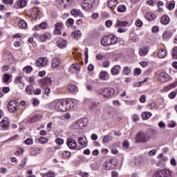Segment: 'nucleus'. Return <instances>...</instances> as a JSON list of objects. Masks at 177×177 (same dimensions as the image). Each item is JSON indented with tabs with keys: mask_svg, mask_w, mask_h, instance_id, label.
<instances>
[{
	"mask_svg": "<svg viewBox=\"0 0 177 177\" xmlns=\"http://www.w3.org/2000/svg\"><path fill=\"white\" fill-rule=\"evenodd\" d=\"M118 3V0H108L107 6L111 9H113V8H115V6H117Z\"/></svg>",
	"mask_w": 177,
	"mask_h": 177,
	"instance_id": "nucleus-31",
	"label": "nucleus"
},
{
	"mask_svg": "<svg viewBox=\"0 0 177 177\" xmlns=\"http://www.w3.org/2000/svg\"><path fill=\"white\" fill-rule=\"evenodd\" d=\"M165 56H167V50L165 49V46H163L158 52V57L164 59Z\"/></svg>",
	"mask_w": 177,
	"mask_h": 177,
	"instance_id": "nucleus-23",
	"label": "nucleus"
},
{
	"mask_svg": "<svg viewBox=\"0 0 177 177\" xmlns=\"http://www.w3.org/2000/svg\"><path fill=\"white\" fill-rule=\"evenodd\" d=\"M168 160V157L165 156L163 157L161 160H159V162L157 163L158 167H160L161 164H164V162H167Z\"/></svg>",
	"mask_w": 177,
	"mask_h": 177,
	"instance_id": "nucleus-50",
	"label": "nucleus"
},
{
	"mask_svg": "<svg viewBox=\"0 0 177 177\" xmlns=\"http://www.w3.org/2000/svg\"><path fill=\"white\" fill-rule=\"evenodd\" d=\"M9 80H10V75L5 73L4 77H3V82L6 84V82H9Z\"/></svg>",
	"mask_w": 177,
	"mask_h": 177,
	"instance_id": "nucleus-54",
	"label": "nucleus"
},
{
	"mask_svg": "<svg viewBox=\"0 0 177 177\" xmlns=\"http://www.w3.org/2000/svg\"><path fill=\"white\" fill-rule=\"evenodd\" d=\"M57 46H58V48H61L62 49L66 48V46H67V40L59 39L57 41Z\"/></svg>",
	"mask_w": 177,
	"mask_h": 177,
	"instance_id": "nucleus-26",
	"label": "nucleus"
},
{
	"mask_svg": "<svg viewBox=\"0 0 177 177\" xmlns=\"http://www.w3.org/2000/svg\"><path fill=\"white\" fill-rule=\"evenodd\" d=\"M68 147L71 150H80L79 147H77V142L73 138H69L66 141Z\"/></svg>",
	"mask_w": 177,
	"mask_h": 177,
	"instance_id": "nucleus-10",
	"label": "nucleus"
},
{
	"mask_svg": "<svg viewBox=\"0 0 177 177\" xmlns=\"http://www.w3.org/2000/svg\"><path fill=\"white\" fill-rule=\"evenodd\" d=\"M145 19L148 21H153L156 19V15L153 12H147L145 14Z\"/></svg>",
	"mask_w": 177,
	"mask_h": 177,
	"instance_id": "nucleus-30",
	"label": "nucleus"
},
{
	"mask_svg": "<svg viewBox=\"0 0 177 177\" xmlns=\"http://www.w3.org/2000/svg\"><path fill=\"white\" fill-rule=\"evenodd\" d=\"M152 177H172V171L167 169L156 170Z\"/></svg>",
	"mask_w": 177,
	"mask_h": 177,
	"instance_id": "nucleus-4",
	"label": "nucleus"
},
{
	"mask_svg": "<svg viewBox=\"0 0 177 177\" xmlns=\"http://www.w3.org/2000/svg\"><path fill=\"white\" fill-rule=\"evenodd\" d=\"M38 15H39V8L38 7H33L30 11V15L32 19H37Z\"/></svg>",
	"mask_w": 177,
	"mask_h": 177,
	"instance_id": "nucleus-25",
	"label": "nucleus"
},
{
	"mask_svg": "<svg viewBox=\"0 0 177 177\" xmlns=\"http://www.w3.org/2000/svg\"><path fill=\"white\" fill-rule=\"evenodd\" d=\"M147 134V139L149 140H150V139H151L152 138H156V135H158V131H157L156 130L154 129H150L149 131L146 132Z\"/></svg>",
	"mask_w": 177,
	"mask_h": 177,
	"instance_id": "nucleus-19",
	"label": "nucleus"
},
{
	"mask_svg": "<svg viewBox=\"0 0 177 177\" xmlns=\"http://www.w3.org/2000/svg\"><path fill=\"white\" fill-rule=\"evenodd\" d=\"M33 37L37 39L39 42H46L52 39V33L46 31L44 33L39 34L38 32L33 33Z\"/></svg>",
	"mask_w": 177,
	"mask_h": 177,
	"instance_id": "nucleus-3",
	"label": "nucleus"
},
{
	"mask_svg": "<svg viewBox=\"0 0 177 177\" xmlns=\"http://www.w3.org/2000/svg\"><path fill=\"white\" fill-rule=\"evenodd\" d=\"M24 145H26L27 146L34 145V140H32V138H28L24 141Z\"/></svg>",
	"mask_w": 177,
	"mask_h": 177,
	"instance_id": "nucleus-49",
	"label": "nucleus"
},
{
	"mask_svg": "<svg viewBox=\"0 0 177 177\" xmlns=\"http://www.w3.org/2000/svg\"><path fill=\"white\" fill-rule=\"evenodd\" d=\"M72 68L75 70V71H80L81 66H80L78 63H75L70 66L69 70H71Z\"/></svg>",
	"mask_w": 177,
	"mask_h": 177,
	"instance_id": "nucleus-36",
	"label": "nucleus"
},
{
	"mask_svg": "<svg viewBox=\"0 0 177 177\" xmlns=\"http://www.w3.org/2000/svg\"><path fill=\"white\" fill-rule=\"evenodd\" d=\"M39 142L41 143V145H46V143H48V142H49V139H48V138L41 136L39 138Z\"/></svg>",
	"mask_w": 177,
	"mask_h": 177,
	"instance_id": "nucleus-46",
	"label": "nucleus"
},
{
	"mask_svg": "<svg viewBox=\"0 0 177 177\" xmlns=\"http://www.w3.org/2000/svg\"><path fill=\"white\" fill-rule=\"evenodd\" d=\"M135 139L138 143H146V142H148L147 136L143 131H140L137 133Z\"/></svg>",
	"mask_w": 177,
	"mask_h": 177,
	"instance_id": "nucleus-6",
	"label": "nucleus"
},
{
	"mask_svg": "<svg viewBox=\"0 0 177 177\" xmlns=\"http://www.w3.org/2000/svg\"><path fill=\"white\" fill-rule=\"evenodd\" d=\"M171 34L169 31H166L162 35L163 39H168L169 38H171Z\"/></svg>",
	"mask_w": 177,
	"mask_h": 177,
	"instance_id": "nucleus-52",
	"label": "nucleus"
},
{
	"mask_svg": "<svg viewBox=\"0 0 177 177\" xmlns=\"http://www.w3.org/2000/svg\"><path fill=\"white\" fill-rule=\"evenodd\" d=\"M8 110L10 113H16L19 110V102L16 100H11L8 104Z\"/></svg>",
	"mask_w": 177,
	"mask_h": 177,
	"instance_id": "nucleus-7",
	"label": "nucleus"
},
{
	"mask_svg": "<svg viewBox=\"0 0 177 177\" xmlns=\"http://www.w3.org/2000/svg\"><path fill=\"white\" fill-rule=\"evenodd\" d=\"M41 92H42V91L40 90L39 88H37L36 89H34V90H33V93H34V95H41Z\"/></svg>",
	"mask_w": 177,
	"mask_h": 177,
	"instance_id": "nucleus-64",
	"label": "nucleus"
},
{
	"mask_svg": "<svg viewBox=\"0 0 177 177\" xmlns=\"http://www.w3.org/2000/svg\"><path fill=\"white\" fill-rule=\"evenodd\" d=\"M117 42H118V39L113 34L108 35L101 39L102 46H111V45H115Z\"/></svg>",
	"mask_w": 177,
	"mask_h": 177,
	"instance_id": "nucleus-2",
	"label": "nucleus"
},
{
	"mask_svg": "<svg viewBox=\"0 0 177 177\" xmlns=\"http://www.w3.org/2000/svg\"><path fill=\"white\" fill-rule=\"evenodd\" d=\"M43 177H55L56 174L52 171H48L47 173H44L42 175Z\"/></svg>",
	"mask_w": 177,
	"mask_h": 177,
	"instance_id": "nucleus-42",
	"label": "nucleus"
},
{
	"mask_svg": "<svg viewBox=\"0 0 177 177\" xmlns=\"http://www.w3.org/2000/svg\"><path fill=\"white\" fill-rule=\"evenodd\" d=\"M15 85H19V84H21L23 86H24V82H23V79L21 78V76H17L15 80Z\"/></svg>",
	"mask_w": 177,
	"mask_h": 177,
	"instance_id": "nucleus-39",
	"label": "nucleus"
},
{
	"mask_svg": "<svg viewBox=\"0 0 177 177\" xmlns=\"http://www.w3.org/2000/svg\"><path fill=\"white\" fill-rule=\"evenodd\" d=\"M66 24L68 27H71V26L74 24V19H73L72 18H68L66 20Z\"/></svg>",
	"mask_w": 177,
	"mask_h": 177,
	"instance_id": "nucleus-53",
	"label": "nucleus"
},
{
	"mask_svg": "<svg viewBox=\"0 0 177 177\" xmlns=\"http://www.w3.org/2000/svg\"><path fill=\"white\" fill-rule=\"evenodd\" d=\"M23 153H24V149L19 148V149L15 152V156L19 157V156H20V154H23Z\"/></svg>",
	"mask_w": 177,
	"mask_h": 177,
	"instance_id": "nucleus-56",
	"label": "nucleus"
},
{
	"mask_svg": "<svg viewBox=\"0 0 177 177\" xmlns=\"http://www.w3.org/2000/svg\"><path fill=\"white\" fill-rule=\"evenodd\" d=\"M67 89L69 92H75V91H77V86L74 84H69L67 86Z\"/></svg>",
	"mask_w": 177,
	"mask_h": 177,
	"instance_id": "nucleus-45",
	"label": "nucleus"
},
{
	"mask_svg": "<svg viewBox=\"0 0 177 177\" xmlns=\"http://www.w3.org/2000/svg\"><path fill=\"white\" fill-rule=\"evenodd\" d=\"M41 151H42V149L38 147H32L30 149V156H37V154H40Z\"/></svg>",
	"mask_w": 177,
	"mask_h": 177,
	"instance_id": "nucleus-27",
	"label": "nucleus"
},
{
	"mask_svg": "<svg viewBox=\"0 0 177 177\" xmlns=\"http://www.w3.org/2000/svg\"><path fill=\"white\" fill-rule=\"evenodd\" d=\"M46 63H48V59L46 57H40L36 61V66L37 67H45Z\"/></svg>",
	"mask_w": 177,
	"mask_h": 177,
	"instance_id": "nucleus-17",
	"label": "nucleus"
},
{
	"mask_svg": "<svg viewBox=\"0 0 177 177\" xmlns=\"http://www.w3.org/2000/svg\"><path fill=\"white\" fill-rule=\"evenodd\" d=\"M118 12L120 13H124V12H127V6L124 5H120L118 6Z\"/></svg>",
	"mask_w": 177,
	"mask_h": 177,
	"instance_id": "nucleus-44",
	"label": "nucleus"
},
{
	"mask_svg": "<svg viewBox=\"0 0 177 177\" xmlns=\"http://www.w3.org/2000/svg\"><path fill=\"white\" fill-rule=\"evenodd\" d=\"M40 85L49 86L52 85V80L50 77H44L39 81Z\"/></svg>",
	"mask_w": 177,
	"mask_h": 177,
	"instance_id": "nucleus-21",
	"label": "nucleus"
},
{
	"mask_svg": "<svg viewBox=\"0 0 177 177\" xmlns=\"http://www.w3.org/2000/svg\"><path fill=\"white\" fill-rule=\"evenodd\" d=\"M73 16H82V12L78 9H73L71 12Z\"/></svg>",
	"mask_w": 177,
	"mask_h": 177,
	"instance_id": "nucleus-41",
	"label": "nucleus"
},
{
	"mask_svg": "<svg viewBox=\"0 0 177 177\" xmlns=\"http://www.w3.org/2000/svg\"><path fill=\"white\" fill-rule=\"evenodd\" d=\"M121 71V66L115 65L111 69V73L112 75H118L120 74V71Z\"/></svg>",
	"mask_w": 177,
	"mask_h": 177,
	"instance_id": "nucleus-24",
	"label": "nucleus"
},
{
	"mask_svg": "<svg viewBox=\"0 0 177 177\" xmlns=\"http://www.w3.org/2000/svg\"><path fill=\"white\" fill-rule=\"evenodd\" d=\"M169 99H175V97H176V91H171L169 94Z\"/></svg>",
	"mask_w": 177,
	"mask_h": 177,
	"instance_id": "nucleus-61",
	"label": "nucleus"
},
{
	"mask_svg": "<svg viewBox=\"0 0 177 177\" xmlns=\"http://www.w3.org/2000/svg\"><path fill=\"white\" fill-rule=\"evenodd\" d=\"M128 26H129V22L127 21H121L120 19H117L115 24L116 28H118V27H128Z\"/></svg>",
	"mask_w": 177,
	"mask_h": 177,
	"instance_id": "nucleus-22",
	"label": "nucleus"
},
{
	"mask_svg": "<svg viewBox=\"0 0 177 177\" xmlns=\"http://www.w3.org/2000/svg\"><path fill=\"white\" fill-rule=\"evenodd\" d=\"M104 167L106 169L110 171L111 169H114L117 167V165L114 163V160L109 159L105 162Z\"/></svg>",
	"mask_w": 177,
	"mask_h": 177,
	"instance_id": "nucleus-11",
	"label": "nucleus"
},
{
	"mask_svg": "<svg viewBox=\"0 0 177 177\" xmlns=\"http://www.w3.org/2000/svg\"><path fill=\"white\" fill-rule=\"evenodd\" d=\"M149 53V47H143L139 50L140 56H146Z\"/></svg>",
	"mask_w": 177,
	"mask_h": 177,
	"instance_id": "nucleus-34",
	"label": "nucleus"
},
{
	"mask_svg": "<svg viewBox=\"0 0 177 177\" xmlns=\"http://www.w3.org/2000/svg\"><path fill=\"white\" fill-rule=\"evenodd\" d=\"M88 125V119L82 118L75 122L74 124L75 129H82L84 127Z\"/></svg>",
	"mask_w": 177,
	"mask_h": 177,
	"instance_id": "nucleus-8",
	"label": "nucleus"
},
{
	"mask_svg": "<svg viewBox=\"0 0 177 177\" xmlns=\"http://www.w3.org/2000/svg\"><path fill=\"white\" fill-rule=\"evenodd\" d=\"M112 140H113V137H111V136H105L103 138L104 143H109V142H111Z\"/></svg>",
	"mask_w": 177,
	"mask_h": 177,
	"instance_id": "nucleus-47",
	"label": "nucleus"
},
{
	"mask_svg": "<svg viewBox=\"0 0 177 177\" xmlns=\"http://www.w3.org/2000/svg\"><path fill=\"white\" fill-rule=\"evenodd\" d=\"M73 107H74V102H69L67 99H64V112L68 111V110H71Z\"/></svg>",
	"mask_w": 177,
	"mask_h": 177,
	"instance_id": "nucleus-15",
	"label": "nucleus"
},
{
	"mask_svg": "<svg viewBox=\"0 0 177 177\" xmlns=\"http://www.w3.org/2000/svg\"><path fill=\"white\" fill-rule=\"evenodd\" d=\"M122 74L124 75H129L131 74V68L129 66H124L122 70Z\"/></svg>",
	"mask_w": 177,
	"mask_h": 177,
	"instance_id": "nucleus-43",
	"label": "nucleus"
},
{
	"mask_svg": "<svg viewBox=\"0 0 177 177\" xmlns=\"http://www.w3.org/2000/svg\"><path fill=\"white\" fill-rule=\"evenodd\" d=\"M10 122H9V119L7 118H4L1 122H0V127L3 129V131H8L9 129V127Z\"/></svg>",
	"mask_w": 177,
	"mask_h": 177,
	"instance_id": "nucleus-13",
	"label": "nucleus"
},
{
	"mask_svg": "<svg viewBox=\"0 0 177 177\" xmlns=\"http://www.w3.org/2000/svg\"><path fill=\"white\" fill-rule=\"evenodd\" d=\"M33 89L32 85L30 84L26 87L25 91L27 95H32Z\"/></svg>",
	"mask_w": 177,
	"mask_h": 177,
	"instance_id": "nucleus-37",
	"label": "nucleus"
},
{
	"mask_svg": "<svg viewBox=\"0 0 177 177\" xmlns=\"http://www.w3.org/2000/svg\"><path fill=\"white\" fill-rule=\"evenodd\" d=\"M81 35H82V33H81V30H75L72 32L71 37L75 39H80L81 38Z\"/></svg>",
	"mask_w": 177,
	"mask_h": 177,
	"instance_id": "nucleus-29",
	"label": "nucleus"
},
{
	"mask_svg": "<svg viewBox=\"0 0 177 177\" xmlns=\"http://www.w3.org/2000/svg\"><path fill=\"white\" fill-rule=\"evenodd\" d=\"M95 0H84L82 3V8L84 10H91L93 8Z\"/></svg>",
	"mask_w": 177,
	"mask_h": 177,
	"instance_id": "nucleus-9",
	"label": "nucleus"
},
{
	"mask_svg": "<svg viewBox=\"0 0 177 177\" xmlns=\"http://www.w3.org/2000/svg\"><path fill=\"white\" fill-rule=\"evenodd\" d=\"M135 24L136 27L140 28L143 26V21H142L141 20H137Z\"/></svg>",
	"mask_w": 177,
	"mask_h": 177,
	"instance_id": "nucleus-63",
	"label": "nucleus"
},
{
	"mask_svg": "<svg viewBox=\"0 0 177 177\" xmlns=\"http://www.w3.org/2000/svg\"><path fill=\"white\" fill-rule=\"evenodd\" d=\"M24 71H26V74H28L32 71V67L31 66H26L24 68Z\"/></svg>",
	"mask_w": 177,
	"mask_h": 177,
	"instance_id": "nucleus-58",
	"label": "nucleus"
},
{
	"mask_svg": "<svg viewBox=\"0 0 177 177\" xmlns=\"http://www.w3.org/2000/svg\"><path fill=\"white\" fill-rule=\"evenodd\" d=\"M27 22L24 19H19L18 21V27L21 30H26L27 28Z\"/></svg>",
	"mask_w": 177,
	"mask_h": 177,
	"instance_id": "nucleus-28",
	"label": "nucleus"
},
{
	"mask_svg": "<svg viewBox=\"0 0 177 177\" xmlns=\"http://www.w3.org/2000/svg\"><path fill=\"white\" fill-rule=\"evenodd\" d=\"M78 143L83 147H86L88 146V142H86L85 140H84V138L80 137L78 138Z\"/></svg>",
	"mask_w": 177,
	"mask_h": 177,
	"instance_id": "nucleus-40",
	"label": "nucleus"
},
{
	"mask_svg": "<svg viewBox=\"0 0 177 177\" xmlns=\"http://www.w3.org/2000/svg\"><path fill=\"white\" fill-rule=\"evenodd\" d=\"M17 6L21 9L24 6H27V1L26 0H19L17 1Z\"/></svg>",
	"mask_w": 177,
	"mask_h": 177,
	"instance_id": "nucleus-38",
	"label": "nucleus"
},
{
	"mask_svg": "<svg viewBox=\"0 0 177 177\" xmlns=\"http://www.w3.org/2000/svg\"><path fill=\"white\" fill-rule=\"evenodd\" d=\"M51 64L54 68H56V67H59V66H60V59L55 57L54 59H53Z\"/></svg>",
	"mask_w": 177,
	"mask_h": 177,
	"instance_id": "nucleus-32",
	"label": "nucleus"
},
{
	"mask_svg": "<svg viewBox=\"0 0 177 177\" xmlns=\"http://www.w3.org/2000/svg\"><path fill=\"white\" fill-rule=\"evenodd\" d=\"M63 28V23L57 22L55 24V34L62 35V29Z\"/></svg>",
	"mask_w": 177,
	"mask_h": 177,
	"instance_id": "nucleus-20",
	"label": "nucleus"
},
{
	"mask_svg": "<svg viewBox=\"0 0 177 177\" xmlns=\"http://www.w3.org/2000/svg\"><path fill=\"white\" fill-rule=\"evenodd\" d=\"M71 1L72 0H57L56 3L57 5H59L61 8L66 9L67 6H69V5L71 4Z\"/></svg>",
	"mask_w": 177,
	"mask_h": 177,
	"instance_id": "nucleus-16",
	"label": "nucleus"
},
{
	"mask_svg": "<svg viewBox=\"0 0 177 177\" xmlns=\"http://www.w3.org/2000/svg\"><path fill=\"white\" fill-rule=\"evenodd\" d=\"M32 105L35 106H39V100L37 98H33L32 99Z\"/></svg>",
	"mask_w": 177,
	"mask_h": 177,
	"instance_id": "nucleus-62",
	"label": "nucleus"
},
{
	"mask_svg": "<svg viewBox=\"0 0 177 177\" xmlns=\"http://www.w3.org/2000/svg\"><path fill=\"white\" fill-rule=\"evenodd\" d=\"M52 106L57 111L64 112V99H57L52 102Z\"/></svg>",
	"mask_w": 177,
	"mask_h": 177,
	"instance_id": "nucleus-5",
	"label": "nucleus"
},
{
	"mask_svg": "<svg viewBox=\"0 0 177 177\" xmlns=\"http://www.w3.org/2000/svg\"><path fill=\"white\" fill-rule=\"evenodd\" d=\"M160 23L167 26L169 23V17L168 15H163L160 19Z\"/></svg>",
	"mask_w": 177,
	"mask_h": 177,
	"instance_id": "nucleus-33",
	"label": "nucleus"
},
{
	"mask_svg": "<svg viewBox=\"0 0 177 177\" xmlns=\"http://www.w3.org/2000/svg\"><path fill=\"white\" fill-rule=\"evenodd\" d=\"M171 55L174 59H177V46H174L171 51Z\"/></svg>",
	"mask_w": 177,
	"mask_h": 177,
	"instance_id": "nucleus-51",
	"label": "nucleus"
},
{
	"mask_svg": "<svg viewBox=\"0 0 177 177\" xmlns=\"http://www.w3.org/2000/svg\"><path fill=\"white\" fill-rule=\"evenodd\" d=\"M168 9L169 10H174V9H175V1H172L171 3H169Z\"/></svg>",
	"mask_w": 177,
	"mask_h": 177,
	"instance_id": "nucleus-57",
	"label": "nucleus"
},
{
	"mask_svg": "<svg viewBox=\"0 0 177 177\" xmlns=\"http://www.w3.org/2000/svg\"><path fill=\"white\" fill-rule=\"evenodd\" d=\"M48 28V23L43 21L39 25H36L33 27L32 31H39L40 30H46Z\"/></svg>",
	"mask_w": 177,
	"mask_h": 177,
	"instance_id": "nucleus-12",
	"label": "nucleus"
},
{
	"mask_svg": "<svg viewBox=\"0 0 177 177\" xmlns=\"http://www.w3.org/2000/svg\"><path fill=\"white\" fill-rule=\"evenodd\" d=\"M62 157L63 158H68L71 157V152L68 151H64L62 152Z\"/></svg>",
	"mask_w": 177,
	"mask_h": 177,
	"instance_id": "nucleus-48",
	"label": "nucleus"
},
{
	"mask_svg": "<svg viewBox=\"0 0 177 177\" xmlns=\"http://www.w3.org/2000/svg\"><path fill=\"white\" fill-rule=\"evenodd\" d=\"M42 117H43L42 115H39V114L35 115L32 117V121H35V122L40 121Z\"/></svg>",
	"mask_w": 177,
	"mask_h": 177,
	"instance_id": "nucleus-55",
	"label": "nucleus"
},
{
	"mask_svg": "<svg viewBox=\"0 0 177 177\" xmlns=\"http://www.w3.org/2000/svg\"><path fill=\"white\" fill-rule=\"evenodd\" d=\"M99 78L101 81H109L110 74H109L106 71H102L99 74Z\"/></svg>",
	"mask_w": 177,
	"mask_h": 177,
	"instance_id": "nucleus-18",
	"label": "nucleus"
},
{
	"mask_svg": "<svg viewBox=\"0 0 177 177\" xmlns=\"http://www.w3.org/2000/svg\"><path fill=\"white\" fill-rule=\"evenodd\" d=\"M127 31H128V29L126 28H122L120 27L118 29V32H119L120 34H122L124 32H127Z\"/></svg>",
	"mask_w": 177,
	"mask_h": 177,
	"instance_id": "nucleus-59",
	"label": "nucleus"
},
{
	"mask_svg": "<svg viewBox=\"0 0 177 177\" xmlns=\"http://www.w3.org/2000/svg\"><path fill=\"white\" fill-rule=\"evenodd\" d=\"M105 26L106 27H107L108 28H110V27H111V26H113V21L112 20H107L105 21Z\"/></svg>",
	"mask_w": 177,
	"mask_h": 177,
	"instance_id": "nucleus-60",
	"label": "nucleus"
},
{
	"mask_svg": "<svg viewBox=\"0 0 177 177\" xmlns=\"http://www.w3.org/2000/svg\"><path fill=\"white\" fill-rule=\"evenodd\" d=\"M153 114L151 112H144L142 113L141 117L142 120H147Z\"/></svg>",
	"mask_w": 177,
	"mask_h": 177,
	"instance_id": "nucleus-35",
	"label": "nucleus"
},
{
	"mask_svg": "<svg viewBox=\"0 0 177 177\" xmlns=\"http://www.w3.org/2000/svg\"><path fill=\"white\" fill-rule=\"evenodd\" d=\"M158 80H159L160 82H167V81L169 80V75L165 72H162L159 74Z\"/></svg>",
	"mask_w": 177,
	"mask_h": 177,
	"instance_id": "nucleus-14",
	"label": "nucleus"
},
{
	"mask_svg": "<svg viewBox=\"0 0 177 177\" xmlns=\"http://www.w3.org/2000/svg\"><path fill=\"white\" fill-rule=\"evenodd\" d=\"M115 93V90L111 87H104L97 90V94L102 96L104 99H111Z\"/></svg>",
	"mask_w": 177,
	"mask_h": 177,
	"instance_id": "nucleus-1",
	"label": "nucleus"
}]
</instances>
